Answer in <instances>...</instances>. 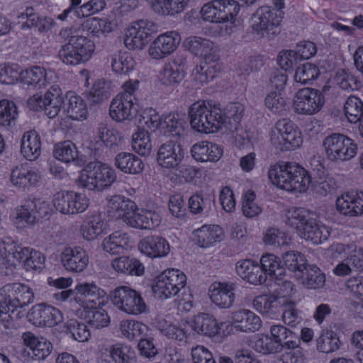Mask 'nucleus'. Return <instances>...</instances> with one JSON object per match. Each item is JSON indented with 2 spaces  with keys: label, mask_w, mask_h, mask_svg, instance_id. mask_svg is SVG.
Segmentation results:
<instances>
[{
  "label": "nucleus",
  "mask_w": 363,
  "mask_h": 363,
  "mask_svg": "<svg viewBox=\"0 0 363 363\" xmlns=\"http://www.w3.org/2000/svg\"><path fill=\"white\" fill-rule=\"evenodd\" d=\"M62 91L57 86H52L42 96L35 94L28 101V106L35 111H43L50 118H53L61 110L63 103Z\"/></svg>",
  "instance_id": "obj_8"
},
{
  "label": "nucleus",
  "mask_w": 363,
  "mask_h": 363,
  "mask_svg": "<svg viewBox=\"0 0 363 363\" xmlns=\"http://www.w3.org/2000/svg\"><path fill=\"white\" fill-rule=\"evenodd\" d=\"M330 234L329 229L325 225L317 223L314 219H311L306 223L298 233L301 238L311 240L314 244H319L328 240Z\"/></svg>",
  "instance_id": "obj_35"
},
{
  "label": "nucleus",
  "mask_w": 363,
  "mask_h": 363,
  "mask_svg": "<svg viewBox=\"0 0 363 363\" xmlns=\"http://www.w3.org/2000/svg\"><path fill=\"white\" fill-rule=\"evenodd\" d=\"M24 249L25 247L18 246L10 238H4L0 240V255L9 262L15 260L18 262L21 259V250Z\"/></svg>",
  "instance_id": "obj_55"
},
{
  "label": "nucleus",
  "mask_w": 363,
  "mask_h": 363,
  "mask_svg": "<svg viewBox=\"0 0 363 363\" xmlns=\"http://www.w3.org/2000/svg\"><path fill=\"white\" fill-rule=\"evenodd\" d=\"M124 223L132 228L151 230L160 224L161 217L155 211L135 208L125 216Z\"/></svg>",
  "instance_id": "obj_15"
},
{
  "label": "nucleus",
  "mask_w": 363,
  "mask_h": 363,
  "mask_svg": "<svg viewBox=\"0 0 363 363\" xmlns=\"http://www.w3.org/2000/svg\"><path fill=\"white\" fill-rule=\"evenodd\" d=\"M192 157L199 162H217L223 155V150L216 144L201 141L194 144L191 149Z\"/></svg>",
  "instance_id": "obj_31"
},
{
  "label": "nucleus",
  "mask_w": 363,
  "mask_h": 363,
  "mask_svg": "<svg viewBox=\"0 0 363 363\" xmlns=\"http://www.w3.org/2000/svg\"><path fill=\"white\" fill-rule=\"evenodd\" d=\"M218 2L222 23L217 26L220 29V35L225 36L230 35L233 30V26L225 23H233L240 11L244 9V6H240L235 0H218Z\"/></svg>",
  "instance_id": "obj_24"
},
{
  "label": "nucleus",
  "mask_w": 363,
  "mask_h": 363,
  "mask_svg": "<svg viewBox=\"0 0 363 363\" xmlns=\"http://www.w3.org/2000/svg\"><path fill=\"white\" fill-rule=\"evenodd\" d=\"M206 108H211V101H199L194 103L189 109L190 123L193 129L200 132H206L205 125Z\"/></svg>",
  "instance_id": "obj_36"
},
{
  "label": "nucleus",
  "mask_w": 363,
  "mask_h": 363,
  "mask_svg": "<svg viewBox=\"0 0 363 363\" xmlns=\"http://www.w3.org/2000/svg\"><path fill=\"white\" fill-rule=\"evenodd\" d=\"M18 116L14 102L7 99L0 101V125L8 128L15 122Z\"/></svg>",
  "instance_id": "obj_57"
},
{
  "label": "nucleus",
  "mask_w": 363,
  "mask_h": 363,
  "mask_svg": "<svg viewBox=\"0 0 363 363\" xmlns=\"http://www.w3.org/2000/svg\"><path fill=\"white\" fill-rule=\"evenodd\" d=\"M116 179L115 170L99 162H89L81 172L77 179L79 186L89 190L102 191Z\"/></svg>",
  "instance_id": "obj_2"
},
{
  "label": "nucleus",
  "mask_w": 363,
  "mask_h": 363,
  "mask_svg": "<svg viewBox=\"0 0 363 363\" xmlns=\"http://www.w3.org/2000/svg\"><path fill=\"white\" fill-rule=\"evenodd\" d=\"M268 175L274 185L288 191L304 192L311 181L306 170L292 162H282L272 166Z\"/></svg>",
  "instance_id": "obj_1"
},
{
  "label": "nucleus",
  "mask_w": 363,
  "mask_h": 363,
  "mask_svg": "<svg viewBox=\"0 0 363 363\" xmlns=\"http://www.w3.org/2000/svg\"><path fill=\"white\" fill-rule=\"evenodd\" d=\"M101 363H135V355L131 347L116 343L104 347L100 351Z\"/></svg>",
  "instance_id": "obj_17"
},
{
  "label": "nucleus",
  "mask_w": 363,
  "mask_h": 363,
  "mask_svg": "<svg viewBox=\"0 0 363 363\" xmlns=\"http://www.w3.org/2000/svg\"><path fill=\"white\" fill-rule=\"evenodd\" d=\"M265 105L272 113L283 115L286 111V100L280 93L276 91L269 92L265 98Z\"/></svg>",
  "instance_id": "obj_64"
},
{
  "label": "nucleus",
  "mask_w": 363,
  "mask_h": 363,
  "mask_svg": "<svg viewBox=\"0 0 363 363\" xmlns=\"http://www.w3.org/2000/svg\"><path fill=\"white\" fill-rule=\"evenodd\" d=\"M340 341L332 330L323 332L316 340V348L320 352L330 353L340 348Z\"/></svg>",
  "instance_id": "obj_51"
},
{
  "label": "nucleus",
  "mask_w": 363,
  "mask_h": 363,
  "mask_svg": "<svg viewBox=\"0 0 363 363\" xmlns=\"http://www.w3.org/2000/svg\"><path fill=\"white\" fill-rule=\"evenodd\" d=\"M94 49V43L87 38H74L60 48L57 56L62 63L74 66L89 61Z\"/></svg>",
  "instance_id": "obj_6"
},
{
  "label": "nucleus",
  "mask_w": 363,
  "mask_h": 363,
  "mask_svg": "<svg viewBox=\"0 0 363 363\" xmlns=\"http://www.w3.org/2000/svg\"><path fill=\"white\" fill-rule=\"evenodd\" d=\"M150 113L145 124L152 131L158 135L180 138L184 135V121L178 114L169 113L160 116L155 111Z\"/></svg>",
  "instance_id": "obj_7"
},
{
  "label": "nucleus",
  "mask_w": 363,
  "mask_h": 363,
  "mask_svg": "<svg viewBox=\"0 0 363 363\" xmlns=\"http://www.w3.org/2000/svg\"><path fill=\"white\" fill-rule=\"evenodd\" d=\"M205 133L218 132L225 123V118L220 104L211 101V108H206Z\"/></svg>",
  "instance_id": "obj_41"
},
{
  "label": "nucleus",
  "mask_w": 363,
  "mask_h": 363,
  "mask_svg": "<svg viewBox=\"0 0 363 363\" xmlns=\"http://www.w3.org/2000/svg\"><path fill=\"white\" fill-rule=\"evenodd\" d=\"M115 165L125 174H135L143 170L144 164L136 155L129 152H120L115 157Z\"/></svg>",
  "instance_id": "obj_38"
},
{
  "label": "nucleus",
  "mask_w": 363,
  "mask_h": 363,
  "mask_svg": "<svg viewBox=\"0 0 363 363\" xmlns=\"http://www.w3.org/2000/svg\"><path fill=\"white\" fill-rule=\"evenodd\" d=\"M110 296L113 306L128 315H138L149 311L141 294L129 286L116 287Z\"/></svg>",
  "instance_id": "obj_5"
},
{
  "label": "nucleus",
  "mask_w": 363,
  "mask_h": 363,
  "mask_svg": "<svg viewBox=\"0 0 363 363\" xmlns=\"http://www.w3.org/2000/svg\"><path fill=\"white\" fill-rule=\"evenodd\" d=\"M21 79L24 84L41 88L47 84V72L43 67L35 66L22 71Z\"/></svg>",
  "instance_id": "obj_45"
},
{
  "label": "nucleus",
  "mask_w": 363,
  "mask_h": 363,
  "mask_svg": "<svg viewBox=\"0 0 363 363\" xmlns=\"http://www.w3.org/2000/svg\"><path fill=\"white\" fill-rule=\"evenodd\" d=\"M132 147L140 155L146 156L150 153L152 144L147 132L139 130L132 136Z\"/></svg>",
  "instance_id": "obj_61"
},
{
  "label": "nucleus",
  "mask_w": 363,
  "mask_h": 363,
  "mask_svg": "<svg viewBox=\"0 0 363 363\" xmlns=\"http://www.w3.org/2000/svg\"><path fill=\"white\" fill-rule=\"evenodd\" d=\"M319 74V69L317 66L311 63H306L296 69L294 79L296 82L306 84L315 79Z\"/></svg>",
  "instance_id": "obj_62"
},
{
  "label": "nucleus",
  "mask_w": 363,
  "mask_h": 363,
  "mask_svg": "<svg viewBox=\"0 0 363 363\" xmlns=\"http://www.w3.org/2000/svg\"><path fill=\"white\" fill-rule=\"evenodd\" d=\"M284 18V12L277 11L271 6H259L252 13L250 28L260 38H269L279 32V26Z\"/></svg>",
  "instance_id": "obj_3"
},
{
  "label": "nucleus",
  "mask_w": 363,
  "mask_h": 363,
  "mask_svg": "<svg viewBox=\"0 0 363 363\" xmlns=\"http://www.w3.org/2000/svg\"><path fill=\"white\" fill-rule=\"evenodd\" d=\"M45 257L39 251L25 247L21 250V257L19 262H23L24 267L27 271L38 270L42 269L44 265Z\"/></svg>",
  "instance_id": "obj_48"
},
{
  "label": "nucleus",
  "mask_w": 363,
  "mask_h": 363,
  "mask_svg": "<svg viewBox=\"0 0 363 363\" xmlns=\"http://www.w3.org/2000/svg\"><path fill=\"white\" fill-rule=\"evenodd\" d=\"M345 116L350 123H357L361 120L363 113V103L356 96H350L344 106Z\"/></svg>",
  "instance_id": "obj_56"
},
{
  "label": "nucleus",
  "mask_w": 363,
  "mask_h": 363,
  "mask_svg": "<svg viewBox=\"0 0 363 363\" xmlns=\"http://www.w3.org/2000/svg\"><path fill=\"white\" fill-rule=\"evenodd\" d=\"M235 289L233 284L214 282L208 290L211 301L222 308H230L235 301Z\"/></svg>",
  "instance_id": "obj_26"
},
{
  "label": "nucleus",
  "mask_w": 363,
  "mask_h": 363,
  "mask_svg": "<svg viewBox=\"0 0 363 363\" xmlns=\"http://www.w3.org/2000/svg\"><path fill=\"white\" fill-rule=\"evenodd\" d=\"M54 156L58 160L65 163L78 162L79 152L76 145L69 140L64 141L56 145L54 150Z\"/></svg>",
  "instance_id": "obj_49"
},
{
  "label": "nucleus",
  "mask_w": 363,
  "mask_h": 363,
  "mask_svg": "<svg viewBox=\"0 0 363 363\" xmlns=\"http://www.w3.org/2000/svg\"><path fill=\"white\" fill-rule=\"evenodd\" d=\"M190 328L199 335L213 337L219 333L220 327L216 318L205 313L195 315L189 323Z\"/></svg>",
  "instance_id": "obj_32"
},
{
  "label": "nucleus",
  "mask_w": 363,
  "mask_h": 363,
  "mask_svg": "<svg viewBox=\"0 0 363 363\" xmlns=\"http://www.w3.org/2000/svg\"><path fill=\"white\" fill-rule=\"evenodd\" d=\"M302 278V284L308 289H319L323 286L325 281V275L316 266H311L305 269Z\"/></svg>",
  "instance_id": "obj_60"
},
{
  "label": "nucleus",
  "mask_w": 363,
  "mask_h": 363,
  "mask_svg": "<svg viewBox=\"0 0 363 363\" xmlns=\"http://www.w3.org/2000/svg\"><path fill=\"white\" fill-rule=\"evenodd\" d=\"M196 233L198 244L202 247H207L221 240L223 230L217 225H203L196 230Z\"/></svg>",
  "instance_id": "obj_44"
},
{
  "label": "nucleus",
  "mask_w": 363,
  "mask_h": 363,
  "mask_svg": "<svg viewBox=\"0 0 363 363\" xmlns=\"http://www.w3.org/2000/svg\"><path fill=\"white\" fill-rule=\"evenodd\" d=\"M236 272L244 280L252 284H261L267 276L259 264L250 259L240 260L236 264Z\"/></svg>",
  "instance_id": "obj_28"
},
{
  "label": "nucleus",
  "mask_w": 363,
  "mask_h": 363,
  "mask_svg": "<svg viewBox=\"0 0 363 363\" xmlns=\"http://www.w3.org/2000/svg\"><path fill=\"white\" fill-rule=\"evenodd\" d=\"M65 111L70 118L76 121L86 119L89 114L85 101L79 95L69 92L66 95Z\"/></svg>",
  "instance_id": "obj_33"
},
{
  "label": "nucleus",
  "mask_w": 363,
  "mask_h": 363,
  "mask_svg": "<svg viewBox=\"0 0 363 363\" xmlns=\"http://www.w3.org/2000/svg\"><path fill=\"white\" fill-rule=\"evenodd\" d=\"M111 266L118 273L132 276H141L145 269L143 264L139 260L125 256L113 259Z\"/></svg>",
  "instance_id": "obj_39"
},
{
  "label": "nucleus",
  "mask_w": 363,
  "mask_h": 363,
  "mask_svg": "<svg viewBox=\"0 0 363 363\" xmlns=\"http://www.w3.org/2000/svg\"><path fill=\"white\" fill-rule=\"evenodd\" d=\"M61 261L66 270L79 273L86 268L89 258L86 251L82 247H68L63 250Z\"/></svg>",
  "instance_id": "obj_18"
},
{
  "label": "nucleus",
  "mask_w": 363,
  "mask_h": 363,
  "mask_svg": "<svg viewBox=\"0 0 363 363\" xmlns=\"http://www.w3.org/2000/svg\"><path fill=\"white\" fill-rule=\"evenodd\" d=\"M211 61H206L203 65L196 66L191 72L192 80L197 84H203L213 80L220 70V66Z\"/></svg>",
  "instance_id": "obj_43"
},
{
  "label": "nucleus",
  "mask_w": 363,
  "mask_h": 363,
  "mask_svg": "<svg viewBox=\"0 0 363 363\" xmlns=\"http://www.w3.org/2000/svg\"><path fill=\"white\" fill-rule=\"evenodd\" d=\"M29 321L38 327H54L62 321V313L57 308L45 303L33 306L28 313Z\"/></svg>",
  "instance_id": "obj_12"
},
{
  "label": "nucleus",
  "mask_w": 363,
  "mask_h": 363,
  "mask_svg": "<svg viewBox=\"0 0 363 363\" xmlns=\"http://www.w3.org/2000/svg\"><path fill=\"white\" fill-rule=\"evenodd\" d=\"M325 104V96L320 90L304 88L298 91L294 101V108L300 114L313 115Z\"/></svg>",
  "instance_id": "obj_9"
},
{
  "label": "nucleus",
  "mask_w": 363,
  "mask_h": 363,
  "mask_svg": "<svg viewBox=\"0 0 363 363\" xmlns=\"http://www.w3.org/2000/svg\"><path fill=\"white\" fill-rule=\"evenodd\" d=\"M106 223L99 213L86 217L81 227V232L84 239L92 240L102 234L106 230Z\"/></svg>",
  "instance_id": "obj_37"
},
{
  "label": "nucleus",
  "mask_w": 363,
  "mask_h": 363,
  "mask_svg": "<svg viewBox=\"0 0 363 363\" xmlns=\"http://www.w3.org/2000/svg\"><path fill=\"white\" fill-rule=\"evenodd\" d=\"M253 349L262 354H275L282 351V346L277 343L274 339L268 335L257 337L252 342Z\"/></svg>",
  "instance_id": "obj_50"
},
{
  "label": "nucleus",
  "mask_w": 363,
  "mask_h": 363,
  "mask_svg": "<svg viewBox=\"0 0 363 363\" xmlns=\"http://www.w3.org/2000/svg\"><path fill=\"white\" fill-rule=\"evenodd\" d=\"M336 206L337 211L345 216H361L363 214V191L342 195L337 198Z\"/></svg>",
  "instance_id": "obj_27"
},
{
  "label": "nucleus",
  "mask_w": 363,
  "mask_h": 363,
  "mask_svg": "<svg viewBox=\"0 0 363 363\" xmlns=\"http://www.w3.org/2000/svg\"><path fill=\"white\" fill-rule=\"evenodd\" d=\"M285 267L291 272H302L306 269L305 256L297 251H289L282 256Z\"/></svg>",
  "instance_id": "obj_59"
},
{
  "label": "nucleus",
  "mask_w": 363,
  "mask_h": 363,
  "mask_svg": "<svg viewBox=\"0 0 363 363\" xmlns=\"http://www.w3.org/2000/svg\"><path fill=\"white\" fill-rule=\"evenodd\" d=\"M184 150L181 145L168 142L162 144L157 153V162L165 169H177L184 158Z\"/></svg>",
  "instance_id": "obj_16"
},
{
  "label": "nucleus",
  "mask_w": 363,
  "mask_h": 363,
  "mask_svg": "<svg viewBox=\"0 0 363 363\" xmlns=\"http://www.w3.org/2000/svg\"><path fill=\"white\" fill-rule=\"evenodd\" d=\"M260 264L266 276L268 274L277 280H281L286 274V269L281 264L280 259L273 254L263 255L260 259Z\"/></svg>",
  "instance_id": "obj_42"
},
{
  "label": "nucleus",
  "mask_w": 363,
  "mask_h": 363,
  "mask_svg": "<svg viewBox=\"0 0 363 363\" xmlns=\"http://www.w3.org/2000/svg\"><path fill=\"white\" fill-rule=\"evenodd\" d=\"M130 237L127 233L116 231L103 241L104 250L111 255L121 254L130 245Z\"/></svg>",
  "instance_id": "obj_40"
},
{
  "label": "nucleus",
  "mask_w": 363,
  "mask_h": 363,
  "mask_svg": "<svg viewBox=\"0 0 363 363\" xmlns=\"http://www.w3.org/2000/svg\"><path fill=\"white\" fill-rule=\"evenodd\" d=\"M292 303L283 296L263 294L256 297L253 301L255 308L260 313L266 315L277 314L283 305Z\"/></svg>",
  "instance_id": "obj_29"
},
{
  "label": "nucleus",
  "mask_w": 363,
  "mask_h": 363,
  "mask_svg": "<svg viewBox=\"0 0 363 363\" xmlns=\"http://www.w3.org/2000/svg\"><path fill=\"white\" fill-rule=\"evenodd\" d=\"M157 26L148 20H140L128 28L124 38L125 46L130 50H141L148 43Z\"/></svg>",
  "instance_id": "obj_10"
},
{
  "label": "nucleus",
  "mask_w": 363,
  "mask_h": 363,
  "mask_svg": "<svg viewBox=\"0 0 363 363\" xmlns=\"http://www.w3.org/2000/svg\"><path fill=\"white\" fill-rule=\"evenodd\" d=\"M231 325L237 331L246 333H255L261 328L262 320L254 312L242 309L232 314Z\"/></svg>",
  "instance_id": "obj_23"
},
{
  "label": "nucleus",
  "mask_w": 363,
  "mask_h": 363,
  "mask_svg": "<svg viewBox=\"0 0 363 363\" xmlns=\"http://www.w3.org/2000/svg\"><path fill=\"white\" fill-rule=\"evenodd\" d=\"M180 41V35L176 31L160 34L150 45L149 55L155 60L164 58L176 50Z\"/></svg>",
  "instance_id": "obj_13"
},
{
  "label": "nucleus",
  "mask_w": 363,
  "mask_h": 363,
  "mask_svg": "<svg viewBox=\"0 0 363 363\" xmlns=\"http://www.w3.org/2000/svg\"><path fill=\"white\" fill-rule=\"evenodd\" d=\"M101 306L87 305V308H89L86 314L88 323L95 328L106 327L110 323V317L108 313Z\"/></svg>",
  "instance_id": "obj_52"
},
{
  "label": "nucleus",
  "mask_w": 363,
  "mask_h": 363,
  "mask_svg": "<svg viewBox=\"0 0 363 363\" xmlns=\"http://www.w3.org/2000/svg\"><path fill=\"white\" fill-rule=\"evenodd\" d=\"M186 48L193 54L203 57L205 61L216 62L218 59L213 50V43L210 40L198 36H191L184 42Z\"/></svg>",
  "instance_id": "obj_30"
},
{
  "label": "nucleus",
  "mask_w": 363,
  "mask_h": 363,
  "mask_svg": "<svg viewBox=\"0 0 363 363\" xmlns=\"http://www.w3.org/2000/svg\"><path fill=\"white\" fill-rule=\"evenodd\" d=\"M22 339L28 347V350L24 352H27L32 359L43 360L52 351V345L50 341L43 337H36L30 332L24 333Z\"/></svg>",
  "instance_id": "obj_20"
},
{
  "label": "nucleus",
  "mask_w": 363,
  "mask_h": 363,
  "mask_svg": "<svg viewBox=\"0 0 363 363\" xmlns=\"http://www.w3.org/2000/svg\"><path fill=\"white\" fill-rule=\"evenodd\" d=\"M135 203L121 196H114L109 202L110 208L115 211L118 218H121L124 221L125 216L135 208Z\"/></svg>",
  "instance_id": "obj_58"
},
{
  "label": "nucleus",
  "mask_w": 363,
  "mask_h": 363,
  "mask_svg": "<svg viewBox=\"0 0 363 363\" xmlns=\"http://www.w3.org/2000/svg\"><path fill=\"white\" fill-rule=\"evenodd\" d=\"M21 152L23 157L30 161H34L39 157L41 154V140L40 136L35 130L24 133Z\"/></svg>",
  "instance_id": "obj_34"
},
{
  "label": "nucleus",
  "mask_w": 363,
  "mask_h": 363,
  "mask_svg": "<svg viewBox=\"0 0 363 363\" xmlns=\"http://www.w3.org/2000/svg\"><path fill=\"white\" fill-rule=\"evenodd\" d=\"M0 296L5 297L12 310L16 313L18 309L23 308L34 301L33 289L28 285L21 283H11L4 285L0 289Z\"/></svg>",
  "instance_id": "obj_11"
},
{
  "label": "nucleus",
  "mask_w": 363,
  "mask_h": 363,
  "mask_svg": "<svg viewBox=\"0 0 363 363\" xmlns=\"http://www.w3.org/2000/svg\"><path fill=\"white\" fill-rule=\"evenodd\" d=\"M280 121L284 126V136L286 141L289 150L299 147L302 143L301 132L297 125L291 121L281 119Z\"/></svg>",
  "instance_id": "obj_54"
},
{
  "label": "nucleus",
  "mask_w": 363,
  "mask_h": 363,
  "mask_svg": "<svg viewBox=\"0 0 363 363\" xmlns=\"http://www.w3.org/2000/svg\"><path fill=\"white\" fill-rule=\"evenodd\" d=\"M138 106L136 102L116 96L110 105L109 115L112 119L118 122L133 120L138 113Z\"/></svg>",
  "instance_id": "obj_22"
},
{
  "label": "nucleus",
  "mask_w": 363,
  "mask_h": 363,
  "mask_svg": "<svg viewBox=\"0 0 363 363\" xmlns=\"http://www.w3.org/2000/svg\"><path fill=\"white\" fill-rule=\"evenodd\" d=\"M186 60L175 57L172 62L165 63L160 72L159 79L166 86H174L179 84L184 78V65Z\"/></svg>",
  "instance_id": "obj_25"
},
{
  "label": "nucleus",
  "mask_w": 363,
  "mask_h": 363,
  "mask_svg": "<svg viewBox=\"0 0 363 363\" xmlns=\"http://www.w3.org/2000/svg\"><path fill=\"white\" fill-rule=\"evenodd\" d=\"M40 179L38 172L26 163L16 166L10 175V182L12 185L23 191L36 186Z\"/></svg>",
  "instance_id": "obj_19"
},
{
  "label": "nucleus",
  "mask_w": 363,
  "mask_h": 363,
  "mask_svg": "<svg viewBox=\"0 0 363 363\" xmlns=\"http://www.w3.org/2000/svg\"><path fill=\"white\" fill-rule=\"evenodd\" d=\"M120 328L122 335L130 340H140L147 330L146 325L133 320H123Z\"/></svg>",
  "instance_id": "obj_47"
},
{
  "label": "nucleus",
  "mask_w": 363,
  "mask_h": 363,
  "mask_svg": "<svg viewBox=\"0 0 363 363\" xmlns=\"http://www.w3.org/2000/svg\"><path fill=\"white\" fill-rule=\"evenodd\" d=\"M140 251L151 259L167 257L170 252L167 240L159 235H150L142 239L138 244Z\"/></svg>",
  "instance_id": "obj_21"
},
{
  "label": "nucleus",
  "mask_w": 363,
  "mask_h": 363,
  "mask_svg": "<svg viewBox=\"0 0 363 363\" xmlns=\"http://www.w3.org/2000/svg\"><path fill=\"white\" fill-rule=\"evenodd\" d=\"M162 274L166 277V280L172 284V294H178L182 289H184L186 283V275L178 269H168Z\"/></svg>",
  "instance_id": "obj_63"
},
{
  "label": "nucleus",
  "mask_w": 363,
  "mask_h": 363,
  "mask_svg": "<svg viewBox=\"0 0 363 363\" xmlns=\"http://www.w3.org/2000/svg\"><path fill=\"white\" fill-rule=\"evenodd\" d=\"M75 300L84 307L87 305L104 306L107 300L106 292L94 283H79L75 286Z\"/></svg>",
  "instance_id": "obj_14"
},
{
  "label": "nucleus",
  "mask_w": 363,
  "mask_h": 363,
  "mask_svg": "<svg viewBox=\"0 0 363 363\" xmlns=\"http://www.w3.org/2000/svg\"><path fill=\"white\" fill-rule=\"evenodd\" d=\"M111 65L116 73L127 74L134 68L135 62L130 53L118 51L111 55Z\"/></svg>",
  "instance_id": "obj_46"
},
{
  "label": "nucleus",
  "mask_w": 363,
  "mask_h": 363,
  "mask_svg": "<svg viewBox=\"0 0 363 363\" xmlns=\"http://www.w3.org/2000/svg\"><path fill=\"white\" fill-rule=\"evenodd\" d=\"M285 216L286 223L294 228L298 233L301 231V228H303L311 219L309 217V213L303 208L293 207L286 211Z\"/></svg>",
  "instance_id": "obj_53"
},
{
  "label": "nucleus",
  "mask_w": 363,
  "mask_h": 363,
  "mask_svg": "<svg viewBox=\"0 0 363 363\" xmlns=\"http://www.w3.org/2000/svg\"><path fill=\"white\" fill-rule=\"evenodd\" d=\"M326 158L335 163L348 161L356 156L357 146L349 137L333 133L325 137L323 141Z\"/></svg>",
  "instance_id": "obj_4"
}]
</instances>
